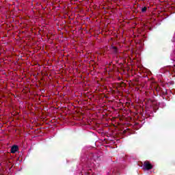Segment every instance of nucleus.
Returning <instances> with one entry per match:
<instances>
[{"label":"nucleus","instance_id":"2","mask_svg":"<svg viewBox=\"0 0 175 175\" xmlns=\"http://www.w3.org/2000/svg\"><path fill=\"white\" fill-rule=\"evenodd\" d=\"M18 149L19 148L17 145H14L11 148V153H16V152H18Z\"/></svg>","mask_w":175,"mask_h":175},{"label":"nucleus","instance_id":"5","mask_svg":"<svg viewBox=\"0 0 175 175\" xmlns=\"http://www.w3.org/2000/svg\"><path fill=\"white\" fill-rule=\"evenodd\" d=\"M161 92H162V94H163V95H166L167 93V89L162 90Z\"/></svg>","mask_w":175,"mask_h":175},{"label":"nucleus","instance_id":"1","mask_svg":"<svg viewBox=\"0 0 175 175\" xmlns=\"http://www.w3.org/2000/svg\"><path fill=\"white\" fill-rule=\"evenodd\" d=\"M153 165L150 163V161H144V170H146L147 171H149L150 170H152Z\"/></svg>","mask_w":175,"mask_h":175},{"label":"nucleus","instance_id":"8","mask_svg":"<svg viewBox=\"0 0 175 175\" xmlns=\"http://www.w3.org/2000/svg\"><path fill=\"white\" fill-rule=\"evenodd\" d=\"M94 159H96V157L94 156Z\"/></svg>","mask_w":175,"mask_h":175},{"label":"nucleus","instance_id":"7","mask_svg":"<svg viewBox=\"0 0 175 175\" xmlns=\"http://www.w3.org/2000/svg\"><path fill=\"white\" fill-rule=\"evenodd\" d=\"M173 55H175V51H174V54Z\"/></svg>","mask_w":175,"mask_h":175},{"label":"nucleus","instance_id":"4","mask_svg":"<svg viewBox=\"0 0 175 175\" xmlns=\"http://www.w3.org/2000/svg\"><path fill=\"white\" fill-rule=\"evenodd\" d=\"M142 12L143 13H145L146 12H147V6H144V8H142Z\"/></svg>","mask_w":175,"mask_h":175},{"label":"nucleus","instance_id":"6","mask_svg":"<svg viewBox=\"0 0 175 175\" xmlns=\"http://www.w3.org/2000/svg\"><path fill=\"white\" fill-rule=\"evenodd\" d=\"M100 156H97V160H100Z\"/></svg>","mask_w":175,"mask_h":175},{"label":"nucleus","instance_id":"3","mask_svg":"<svg viewBox=\"0 0 175 175\" xmlns=\"http://www.w3.org/2000/svg\"><path fill=\"white\" fill-rule=\"evenodd\" d=\"M113 54H118V49L116 46L111 47Z\"/></svg>","mask_w":175,"mask_h":175}]
</instances>
